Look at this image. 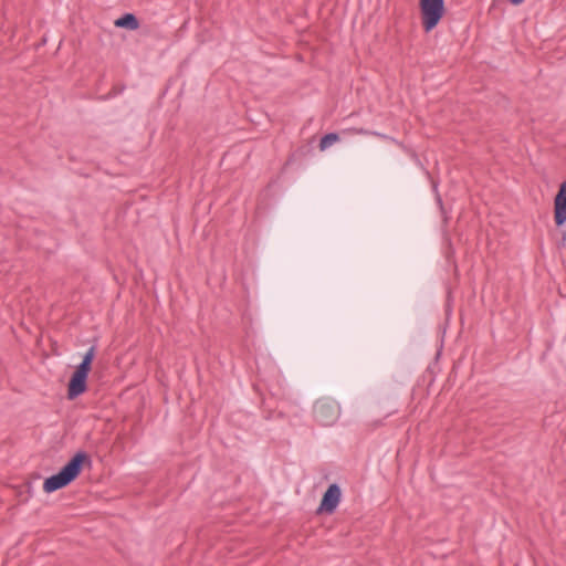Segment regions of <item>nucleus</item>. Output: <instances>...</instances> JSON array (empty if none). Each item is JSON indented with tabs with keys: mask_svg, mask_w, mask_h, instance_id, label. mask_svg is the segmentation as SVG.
I'll return each instance as SVG.
<instances>
[{
	"mask_svg": "<svg viewBox=\"0 0 566 566\" xmlns=\"http://www.w3.org/2000/svg\"><path fill=\"white\" fill-rule=\"evenodd\" d=\"M342 499V489L337 483L328 485L327 490L323 493L321 503L316 510V514H333Z\"/></svg>",
	"mask_w": 566,
	"mask_h": 566,
	"instance_id": "39448f33",
	"label": "nucleus"
},
{
	"mask_svg": "<svg viewBox=\"0 0 566 566\" xmlns=\"http://www.w3.org/2000/svg\"><path fill=\"white\" fill-rule=\"evenodd\" d=\"M356 134H359V135H368V134H373L375 136H378V137H386L385 135L382 134H379V133H370L369 130L365 129V128H355L353 129Z\"/></svg>",
	"mask_w": 566,
	"mask_h": 566,
	"instance_id": "1a4fd4ad",
	"label": "nucleus"
},
{
	"mask_svg": "<svg viewBox=\"0 0 566 566\" xmlns=\"http://www.w3.org/2000/svg\"><path fill=\"white\" fill-rule=\"evenodd\" d=\"M115 27L126 30H137L139 28V20L134 13H124L114 22Z\"/></svg>",
	"mask_w": 566,
	"mask_h": 566,
	"instance_id": "0eeeda50",
	"label": "nucleus"
},
{
	"mask_svg": "<svg viewBox=\"0 0 566 566\" xmlns=\"http://www.w3.org/2000/svg\"><path fill=\"white\" fill-rule=\"evenodd\" d=\"M340 415L338 402L329 397H324L315 401L313 407V416L322 426L334 424Z\"/></svg>",
	"mask_w": 566,
	"mask_h": 566,
	"instance_id": "20e7f679",
	"label": "nucleus"
},
{
	"mask_svg": "<svg viewBox=\"0 0 566 566\" xmlns=\"http://www.w3.org/2000/svg\"><path fill=\"white\" fill-rule=\"evenodd\" d=\"M84 467H92V459L87 452L77 451L57 473L46 478L43 482V491L53 493L71 484L82 472Z\"/></svg>",
	"mask_w": 566,
	"mask_h": 566,
	"instance_id": "f257e3e1",
	"label": "nucleus"
},
{
	"mask_svg": "<svg viewBox=\"0 0 566 566\" xmlns=\"http://www.w3.org/2000/svg\"><path fill=\"white\" fill-rule=\"evenodd\" d=\"M422 28L432 31L446 13L444 0H419Z\"/></svg>",
	"mask_w": 566,
	"mask_h": 566,
	"instance_id": "7ed1b4c3",
	"label": "nucleus"
},
{
	"mask_svg": "<svg viewBox=\"0 0 566 566\" xmlns=\"http://www.w3.org/2000/svg\"><path fill=\"white\" fill-rule=\"evenodd\" d=\"M94 358L95 346H91L69 380L66 395L69 400L76 399L87 390V378Z\"/></svg>",
	"mask_w": 566,
	"mask_h": 566,
	"instance_id": "f03ea898",
	"label": "nucleus"
},
{
	"mask_svg": "<svg viewBox=\"0 0 566 566\" xmlns=\"http://www.w3.org/2000/svg\"><path fill=\"white\" fill-rule=\"evenodd\" d=\"M509 1L513 6H518V4L523 3L525 0H509Z\"/></svg>",
	"mask_w": 566,
	"mask_h": 566,
	"instance_id": "9d476101",
	"label": "nucleus"
},
{
	"mask_svg": "<svg viewBox=\"0 0 566 566\" xmlns=\"http://www.w3.org/2000/svg\"><path fill=\"white\" fill-rule=\"evenodd\" d=\"M338 140L339 136L337 133H327L321 138L318 147L321 150H325Z\"/></svg>",
	"mask_w": 566,
	"mask_h": 566,
	"instance_id": "6e6552de",
	"label": "nucleus"
},
{
	"mask_svg": "<svg viewBox=\"0 0 566 566\" xmlns=\"http://www.w3.org/2000/svg\"><path fill=\"white\" fill-rule=\"evenodd\" d=\"M438 203H439L440 208L443 209L442 200L440 197H438Z\"/></svg>",
	"mask_w": 566,
	"mask_h": 566,
	"instance_id": "9b49d317",
	"label": "nucleus"
},
{
	"mask_svg": "<svg viewBox=\"0 0 566 566\" xmlns=\"http://www.w3.org/2000/svg\"><path fill=\"white\" fill-rule=\"evenodd\" d=\"M554 221L556 227H562L566 222V180L559 185L554 198Z\"/></svg>",
	"mask_w": 566,
	"mask_h": 566,
	"instance_id": "423d86ee",
	"label": "nucleus"
}]
</instances>
